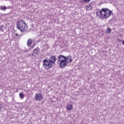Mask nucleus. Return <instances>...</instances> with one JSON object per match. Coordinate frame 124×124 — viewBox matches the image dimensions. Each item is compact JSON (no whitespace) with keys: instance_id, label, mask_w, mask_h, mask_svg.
Wrapping results in <instances>:
<instances>
[{"instance_id":"nucleus-1","label":"nucleus","mask_w":124,"mask_h":124,"mask_svg":"<svg viewBox=\"0 0 124 124\" xmlns=\"http://www.w3.org/2000/svg\"><path fill=\"white\" fill-rule=\"evenodd\" d=\"M100 16L105 19H107V18H109L111 15L112 14V12L108 10L107 8H103L100 11Z\"/></svg>"},{"instance_id":"nucleus-2","label":"nucleus","mask_w":124,"mask_h":124,"mask_svg":"<svg viewBox=\"0 0 124 124\" xmlns=\"http://www.w3.org/2000/svg\"><path fill=\"white\" fill-rule=\"evenodd\" d=\"M16 28H17L18 30L21 31H25L28 29V26L25 21L21 20L18 21L16 24Z\"/></svg>"},{"instance_id":"nucleus-3","label":"nucleus","mask_w":124,"mask_h":124,"mask_svg":"<svg viewBox=\"0 0 124 124\" xmlns=\"http://www.w3.org/2000/svg\"><path fill=\"white\" fill-rule=\"evenodd\" d=\"M58 62L59 63V65L62 68V67H65L67 65L65 59L64 58V56L59 55L58 57Z\"/></svg>"},{"instance_id":"nucleus-4","label":"nucleus","mask_w":124,"mask_h":124,"mask_svg":"<svg viewBox=\"0 0 124 124\" xmlns=\"http://www.w3.org/2000/svg\"><path fill=\"white\" fill-rule=\"evenodd\" d=\"M53 63L48 60L45 59L43 61V66L45 69H49L53 66Z\"/></svg>"},{"instance_id":"nucleus-5","label":"nucleus","mask_w":124,"mask_h":124,"mask_svg":"<svg viewBox=\"0 0 124 124\" xmlns=\"http://www.w3.org/2000/svg\"><path fill=\"white\" fill-rule=\"evenodd\" d=\"M35 99L37 101H41L42 99V94L41 93H36L35 95Z\"/></svg>"},{"instance_id":"nucleus-6","label":"nucleus","mask_w":124,"mask_h":124,"mask_svg":"<svg viewBox=\"0 0 124 124\" xmlns=\"http://www.w3.org/2000/svg\"><path fill=\"white\" fill-rule=\"evenodd\" d=\"M64 58L65 59L66 62H67V63L72 62V58L71 56H68L67 57L64 56Z\"/></svg>"},{"instance_id":"nucleus-7","label":"nucleus","mask_w":124,"mask_h":124,"mask_svg":"<svg viewBox=\"0 0 124 124\" xmlns=\"http://www.w3.org/2000/svg\"><path fill=\"white\" fill-rule=\"evenodd\" d=\"M48 61L54 64V62H56V56L52 55L50 57V59H48Z\"/></svg>"},{"instance_id":"nucleus-8","label":"nucleus","mask_w":124,"mask_h":124,"mask_svg":"<svg viewBox=\"0 0 124 124\" xmlns=\"http://www.w3.org/2000/svg\"><path fill=\"white\" fill-rule=\"evenodd\" d=\"M73 109V106L71 104L67 105L66 106V109L68 111H71Z\"/></svg>"},{"instance_id":"nucleus-9","label":"nucleus","mask_w":124,"mask_h":124,"mask_svg":"<svg viewBox=\"0 0 124 124\" xmlns=\"http://www.w3.org/2000/svg\"><path fill=\"white\" fill-rule=\"evenodd\" d=\"M31 44H32V40L31 39H29L27 40V46L30 47Z\"/></svg>"},{"instance_id":"nucleus-10","label":"nucleus","mask_w":124,"mask_h":124,"mask_svg":"<svg viewBox=\"0 0 124 124\" xmlns=\"http://www.w3.org/2000/svg\"><path fill=\"white\" fill-rule=\"evenodd\" d=\"M0 9L1 10H3V11H5L7 9V7H6L5 6H1L0 7Z\"/></svg>"},{"instance_id":"nucleus-11","label":"nucleus","mask_w":124,"mask_h":124,"mask_svg":"<svg viewBox=\"0 0 124 124\" xmlns=\"http://www.w3.org/2000/svg\"><path fill=\"white\" fill-rule=\"evenodd\" d=\"M86 9H87L88 11L89 10H92L93 7H92L91 5H88L86 6Z\"/></svg>"},{"instance_id":"nucleus-12","label":"nucleus","mask_w":124,"mask_h":124,"mask_svg":"<svg viewBox=\"0 0 124 124\" xmlns=\"http://www.w3.org/2000/svg\"><path fill=\"white\" fill-rule=\"evenodd\" d=\"M19 97L21 98V99H24V94H23L22 93H19Z\"/></svg>"},{"instance_id":"nucleus-13","label":"nucleus","mask_w":124,"mask_h":124,"mask_svg":"<svg viewBox=\"0 0 124 124\" xmlns=\"http://www.w3.org/2000/svg\"><path fill=\"white\" fill-rule=\"evenodd\" d=\"M111 32V29L109 28H107V31H106V33H110Z\"/></svg>"},{"instance_id":"nucleus-14","label":"nucleus","mask_w":124,"mask_h":124,"mask_svg":"<svg viewBox=\"0 0 124 124\" xmlns=\"http://www.w3.org/2000/svg\"><path fill=\"white\" fill-rule=\"evenodd\" d=\"M39 51V49L38 48H36L34 49V53H35V54H37Z\"/></svg>"},{"instance_id":"nucleus-15","label":"nucleus","mask_w":124,"mask_h":124,"mask_svg":"<svg viewBox=\"0 0 124 124\" xmlns=\"http://www.w3.org/2000/svg\"><path fill=\"white\" fill-rule=\"evenodd\" d=\"M13 36H14V37H15V38H17V37H18V36H19V34H18V33H16V34H14Z\"/></svg>"},{"instance_id":"nucleus-16","label":"nucleus","mask_w":124,"mask_h":124,"mask_svg":"<svg viewBox=\"0 0 124 124\" xmlns=\"http://www.w3.org/2000/svg\"><path fill=\"white\" fill-rule=\"evenodd\" d=\"M91 1V0H83V2H90Z\"/></svg>"},{"instance_id":"nucleus-17","label":"nucleus","mask_w":124,"mask_h":124,"mask_svg":"<svg viewBox=\"0 0 124 124\" xmlns=\"http://www.w3.org/2000/svg\"><path fill=\"white\" fill-rule=\"evenodd\" d=\"M2 28H3V25L0 24V31H2Z\"/></svg>"},{"instance_id":"nucleus-18","label":"nucleus","mask_w":124,"mask_h":124,"mask_svg":"<svg viewBox=\"0 0 124 124\" xmlns=\"http://www.w3.org/2000/svg\"><path fill=\"white\" fill-rule=\"evenodd\" d=\"M73 99L74 100H76V101L78 100V99L75 98H73Z\"/></svg>"},{"instance_id":"nucleus-19","label":"nucleus","mask_w":124,"mask_h":124,"mask_svg":"<svg viewBox=\"0 0 124 124\" xmlns=\"http://www.w3.org/2000/svg\"><path fill=\"white\" fill-rule=\"evenodd\" d=\"M2 108V106L1 105V104H0V110H1Z\"/></svg>"},{"instance_id":"nucleus-20","label":"nucleus","mask_w":124,"mask_h":124,"mask_svg":"<svg viewBox=\"0 0 124 124\" xmlns=\"http://www.w3.org/2000/svg\"><path fill=\"white\" fill-rule=\"evenodd\" d=\"M122 44H123V45H124V40L123 41V42H122Z\"/></svg>"}]
</instances>
